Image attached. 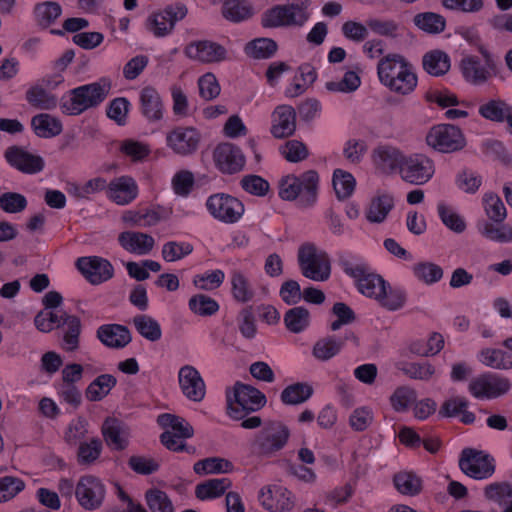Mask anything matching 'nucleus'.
<instances>
[{
  "instance_id": "obj_13",
  "label": "nucleus",
  "mask_w": 512,
  "mask_h": 512,
  "mask_svg": "<svg viewBox=\"0 0 512 512\" xmlns=\"http://www.w3.org/2000/svg\"><path fill=\"white\" fill-rule=\"evenodd\" d=\"M435 173L432 159L424 154H412L404 157L399 174L401 179L409 184H426Z\"/></svg>"
},
{
  "instance_id": "obj_3",
  "label": "nucleus",
  "mask_w": 512,
  "mask_h": 512,
  "mask_svg": "<svg viewBox=\"0 0 512 512\" xmlns=\"http://www.w3.org/2000/svg\"><path fill=\"white\" fill-rule=\"evenodd\" d=\"M318 186L319 175L315 170L299 176L289 174L280 179L278 195L282 200L296 201L300 208H309L317 202Z\"/></svg>"
},
{
  "instance_id": "obj_11",
  "label": "nucleus",
  "mask_w": 512,
  "mask_h": 512,
  "mask_svg": "<svg viewBox=\"0 0 512 512\" xmlns=\"http://www.w3.org/2000/svg\"><path fill=\"white\" fill-rule=\"evenodd\" d=\"M426 142L431 148L442 153L459 151L466 144L461 130L451 124L432 127L426 135Z\"/></svg>"
},
{
  "instance_id": "obj_40",
  "label": "nucleus",
  "mask_w": 512,
  "mask_h": 512,
  "mask_svg": "<svg viewBox=\"0 0 512 512\" xmlns=\"http://www.w3.org/2000/svg\"><path fill=\"white\" fill-rule=\"evenodd\" d=\"M62 325L66 326V328L61 347L68 352L75 351L79 347V336L81 333L80 319L75 315H65Z\"/></svg>"
},
{
  "instance_id": "obj_20",
  "label": "nucleus",
  "mask_w": 512,
  "mask_h": 512,
  "mask_svg": "<svg viewBox=\"0 0 512 512\" xmlns=\"http://www.w3.org/2000/svg\"><path fill=\"white\" fill-rule=\"evenodd\" d=\"M215 167L223 174H236L245 166V156L241 149L231 143H221L213 151Z\"/></svg>"
},
{
  "instance_id": "obj_29",
  "label": "nucleus",
  "mask_w": 512,
  "mask_h": 512,
  "mask_svg": "<svg viewBox=\"0 0 512 512\" xmlns=\"http://www.w3.org/2000/svg\"><path fill=\"white\" fill-rule=\"evenodd\" d=\"M96 336L103 345L114 349L124 348L131 342L129 329L120 324L101 325Z\"/></svg>"
},
{
  "instance_id": "obj_55",
  "label": "nucleus",
  "mask_w": 512,
  "mask_h": 512,
  "mask_svg": "<svg viewBox=\"0 0 512 512\" xmlns=\"http://www.w3.org/2000/svg\"><path fill=\"white\" fill-rule=\"evenodd\" d=\"M189 309L199 316H212L219 310V304L210 296L196 294L189 299Z\"/></svg>"
},
{
  "instance_id": "obj_56",
  "label": "nucleus",
  "mask_w": 512,
  "mask_h": 512,
  "mask_svg": "<svg viewBox=\"0 0 512 512\" xmlns=\"http://www.w3.org/2000/svg\"><path fill=\"white\" fill-rule=\"evenodd\" d=\"M333 187L339 199H346L354 191L355 179L352 174L336 169L333 173Z\"/></svg>"
},
{
  "instance_id": "obj_51",
  "label": "nucleus",
  "mask_w": 512,
  "mask_h": 512,
  "mask_svg": "<svg viewBox=\"0 0 512 512\" xmlns=\"http://www.w3.org/2000/svg\"><path fill=\"white\" fill-rule=\"evenodd\" d=\"M134 326L138 333L152 342L158 341L162 336L159 323L148 315H137L133 319Z\"/></svg>"
},
{
  "instance_id": "obj_4",
  "label": "nucleus",
  "mask_w": 512,
  "mask_h": 512,
  "mask_svg": "<svg viewBox=\"0 0 512 512\" xmlns=\"http://www.w3.org/2000/svg\"><path fill=\"white\" fill-rule=\"evenodd\" d=\"M290 436L289 427L282 421H266L249 441V451L258 458L274 457L286 447Z\"/></svg>"
},
{
  "instance_id": "obj_64",
  "label": "nucleus",
  "mask_w": 512,
  "mask_h": 512,
  "mask_svg": "<svg viewBox=\"0 0 512 512\" xmlns=\"http://www.w3.org/2000/svg\"><path fill=\"white\" fill-rule=\"evenodd\" d=\"M240 186L245 192L258 197H264L270 189L267 180L254 174L243 176L240 181Z\"/></svg>"
},
{
  "instance_id": "obj_42",
  "label": "nucleus",
  "mask_w": 512,
  "mask_h": 512,
  "mask_svg": "<svg viewBox=\"0 0 512 512\" xmlns=\"http://www.w3.org/2000/svg\"><path fill=\"white\" fill-rule=\"evenodd\" d=\"M117 383L116 378L110 374H102L94 379L86 389V398L89 401H100L106 397Z\"/></svg>"
},
{
  "instance_id": "obj_44",
  "label": "nucleus",
  "mask_w": 512,
  "mask_h": 512,
  "mask_svg": "<svg viewBox=\"0 0 512 512\" xmlns=\"http://www.w3.org/2000/svg\"><path fill=\"white\" fill-rule=\"evenodd\" d=\"M479 361L494 369L507 370L512 368V356L501 349H483L479 354Z\"/></svg>"
},
{
  "instance_id": "obj_27",
  "label": "nucleus",
  "mask_w": 512,
  "mask_h": 512,
  "mask_svg": "<svg viewBox=\"0 0 512 512\" xmlns=\"http://www.w3.org/2000/svg\"><path fill=\"white\" fill-rule=\"evenodd\" d=\"M348 340L357 342L353 332L346 333L344 337L326 336L315 342L312 355L319 361H328L338 355Z\"/></svg>"
},
{
  "instance_id": "obj_50",
  "label": "nucleus",
  "mask_w": 512,
  "mask_h": 512,
  "mask_svg": "<svg viewBox=\"0 0 512 512\" xmlns=\"http://www.w3.org/2000/svg\"><path fill=\"white\" fill-rule=\"evenodd\" d=\"M313 389L306 383H295L287 386L281 393V401L286 405H298L308 400Z\"/></svg>"
},
{
  "instance_id": "obj_37",
  "label": "nucleus",
  "mask_w": 512,
  "mask_h": 512,
  "mask_svg": "<svg viewBox=\"0 0 512 512\" xmlns=\"http://www.w3.org/2000/svg\"><path fill=\"white\" fill-rule=\"evenodd\" d=\"M386 284V281L380 275L373 273L371 269L356 281L360 293L377 301L385 293Z\"/></svg>"
},
{
  "instance_id": "obj_58",
  "label": "nucleus",
  "mask_w": 512,
  "mask_h": 512,
  "mask_svg": "<svg viewBox=\"0 0 512 512\" xmlns=\"http://www.w3.org/2000/svg\"><path fill=\"white\" fill-rule=\"evenodd\" d=\"M280 154L291 163L305 160L309 156L307 146L298 140H288L279 148Z\"/></svg>"
},
{
  "instance_id": "obj_59",
  "label": "nucleus",
  "mask_w": 512,
  "mask_h": 512,
  "mask_svg": "<svg viewBox=\"0 0 512 512\" xmlns=\"http://www.w3.org/2000/svg\"><path fill=\"white\" fill-rule=\"evenodd\" d=\"M148 507L152 512H174L171 500L166 492L160 489H150L145 494Z\"/></svg>"
},
{
  "instance_id": "obj_30",
  "label": "nucleus",
  "mask_w": 512,
  "mask_h": 512,
  "mask_svg": "<svg viewBox=\"0 0 512 512\" xmlns=\"http://www.w3.org/2000/svg\"><path fill=\"white\" fill-rule=\"evenodd\" d=\"M118 242L126 251L140 256L149 254L155 245V240L151 235L135 231L120 233Z\"/></svg>"
},
{
  "instance_id": "obj_15",
  "label": "nucleus",
  "mask_w": 512,
  "mask_h": 512,
  "mask_svg": "<svg viewBox=\"0 0 512 512\" xmlns=\"http://www.w3.org/2000/svg\"><path fill=\"white\" fill-rule=\"evenodd\" d=\"M468 389L475 398L493 399L508 393L511 389V382L507 377L485 373L473 378Z\"/></svg>"
},
{
  "instance_id": "obj_8",
  "label": "nucleus",
  "mask_w": 512,
  "mask_h": 512,
  "mask_svg": "<svg viewBox=\"0 0 512 512\" xmlns=\"http://www.w3.org/2000/svg\"><path fill=\"white\" fill-rule=\"evenodd\" d=\"M298 265L302 275L310 280L323 282L331 275V262L324 250L313 243H304L298 249Z\"/></svg>"
},
{
  "instance_id": "obj_63",
  "label": "nucleus",
  "mask_w": 512,
  "mask_h": 512,
  "mask_svg": "<svg viewBox=\"0 0 512 512\" xmlns=\"http://www.w3.org/2000/svg\"><path fill=\"white\" fill-rule=\"evenodd\" d=\"M102 451V442L99 438H92L88 442L80 443L77 452L79 464H91L96 461Z\"/></svg>"
},
{
  "instance_id": "obj_52",
  "label": "nucleus",
  "mask_w": 512,
  "mask_h": 512,
  "mask_svg": "<svg viewBox=\"0 0 512 512\" xmlns=\"http://www.w3.org/2000/svg\"><path fill=\"white\" fill-rule=\"evenodd\" d=\"M414 23L421 30L431 34L443 32L446 26L444 17L433 12L417 14L414 17Z\"/></svg>"
},
{
  "instance_id": "obj_62",
  "label": "nucleus",
  "mask_w": 512,
  "mask_h": 512,
  "mask_svg": "<svg viewBox=\"0 0 512 512\" xmlns=\"http://www.w3.org/2000/svg\"><path fill=\"white\" fill-rule=\"evenodd\" d=\"M26 197L17 192H5L0 195V209L6 213L16 214L27 208Z\"/></svg>"
},
{
  "instance_id": "obj_36",
  "label": "nucleus",
  "mask_w": 512,
  "mask_h": 512,
  "mask_svg": "<svg viewBox=\"0 0 512 512\" xmlns=\"http://www.w3.org/2000/svg\"><path fill=\"white\" fill-rule=\"evenodd\" d=\"M232 486L229 478H214L200 483L195 488V495L200 500L214 499L222 496Z\"/></svg>"
},
{
  "instance_id": "obj_34",
  "label": "nucleus",
  "mask_w": 512,
  "mask_h": 512,
  "mask_svg": "<svg viewBox=\"0 0 512 512\" xmlns=\"http://www.w3.org/2000/svg\"><path fill=\"white\" fill-rule=\"evenodd\" d=\"M157 422L166 429L164 433H170L178 438L187 439L191 438L194 434V429L188 421L173 414L163 413L158 416Z\"/></svg>"
},
{
  "instance_id": "obj_61",
  "label": "nucleus",
  "mask_w": 512,
  "mask_h": 512,
  "mask_svg": "<svg viewBox=\"0 0 512 512\" xmlns=\"http://www.w3.org/2000/svg\"><path fill=\"white\" fill-rule=\"evenodd\" d=\"M129 468L140 475H151L160 468L159 460L143 455H132L128 460Z\"/></svg>"
},
{
  "instance_id": "obj_12",
  "label": "nucleus",
  "mask_w": 512,
  "mask_h": 512,
  "mask_svg": "<svg viewBox=\"0 0 512 512\" xmlns=\"http://www.w3.org/2000/svg\"><path fill=\"white\" fill-rule=\"evenodd\" d=\"M459 467L471 478L487 479L495 472V459L484 451L465 448L459 459Z\"/></svg>"
},
{
  "instance_id": "obj_14",
  "label": "nucleus",
  "mask_w": 512,
  "mask_h": 512,
  "mask_svg": "<svg viewBox=\"0 0 512 512\" xmlns=\"http://www.w3.org/2000/svg\"><path fill=\"white\" fill-rule=\"evenodd\" d=\"M201 140V132L192 126H177L166 134L167 147L175 154L184 157L194 154Z\"/></svg>"
},
{
  "instance_id": "obj_28",
  "label": "nucleus",
  "mask_w": 512,
  "mask_h": 512,
  "mask_svg": "<svg viewBox=\"0 0 512 512\" xmlns=\"http://www.w3.org/2000/svg\"><path fill=\"white\" fill-rule=\"evenodd\" d=\"M140 112L148 122H158L163 118L164 105L158 91L151 87H144L139 96Z\"/></svg>"
},
{
  "instance_id": "obj_7",
  "label": "nucleus",
  "mask_w": 512,
  "mask_h": 512,
  "mask_svg": "<svg viewBox=\"0 0 512 512\" xmlns=\"http://www.w3.org/2000/svg\"><path fill=\"white\" fill-rule=\"evenodd\" d=\"M310 0H292L284 5H276L268 9L262 16V26L302 27L310 18Z\"/></svg>"
},
{
  "instance_id": "obj_60",
  "label": "nucleus",
  "mask_w": 512,
  "mask_h": 512,
  "mask_svg": "<svg viewBox=\"0 0 512 512\" xmlns=\"http://www.w3.org/2000/svg\"><path fill=\"white\" fill-rule=\"evenodd\" d=\"M484 209L489 219L495 223H502L506 216V208L502 200L496 194H485L483 198Z\"/></svg>"
},
{
  "instance_id": "obj_48",
  "label": "nucleus",
  "mask_w": 512,
  "mask_h": 512,
  "mask_svg": "<svg viewBox=\"0 0 512 512\" xmlns=\"http://www.w3.org/2000/svg\"><path fill=\"white\" fill-rule=\"evenodd\" d=\"M284 323L290 332L301 333L310 324V313L302 306L293 307L286 311Z\"/></svg>"
},
{
  "instance_id": "obj_24",
  "label": "nucleus",
  "mask_w": 512,
  "mask_h": 512,
  "mask_svg": "<svg viewBox=\"0 0 512 512\" xmlns=\"http://www.w3.org/2000/svg\"><path fill=\"white\" fill-rule=\"evenodd\" d=\"M179 385L183 394L191 401L200 402L205 397V383L198 370L185 365L178 373Z\"/></svg>"
},
{
  "instance_id": "obj_57",
  "label": "nucleus",
  "mask_w": 512,
  "mask_h": 512,
  "mask_svg": "<svg viewBox=\"0 0 512 512\" xmlns=\"http://www.w3.org/2000/svg\"><path fill=\"white\" fill-rule=\"evenodd\" d=\"M510 105L503 100H490L479 107V114L485 119L503 122L509 112Z\"/></svg>"
},
{
  "instance_id": "obj_17",
  "label": "nucleus",
  "mask_w": 512,
  "mask_h": 512,
  "mask_svg": "<svg viewBox=\"0 0 512 512\" xmlns=\"http://www.w3.org/2000/svg\"><path fill=\"white\" fill-rule=\"evenodd\" d=\"M4 158L12 168L27 175L38 174L45 167V161L40 155L18 145L9 146L4 152Z\"/></svg>"
},
{
  "instance_id": "obj_47",
  "label": "nucleus",
  "mask_w": 512,
  "mask_h": 512,
  "mask_svg": "<svg viewBox=\"0 0 512 512\" xmlns=\"http://www.w3.org/2000/svg\"><path fill=\"white\" fill-rule=\"evenodd\" d=\"M233 469V464L224 458L209 457L197 461L193 470L198 475L228 473Z\"/></svg>"
},
{
  "instance_id": "obj_53",
  "label": "nucleus",
  "mask_w": 512,
  "mask_h": 512,
  "mask_svg": "<svg viewBox=\"0 0 512 512\" xmlns=\"http://www.w3.org/2000/svg\"><path fill=\"white\" fill-rule=\"evenodd\" d=\"M34 14L38 23L42 26H49L56 21L62 14V8L59 3L46 1L36 4Z\"/></svg>"
},
{
  "instance_id": "obj_46",
  "label": "nucleus",
  "mask_w": 512,
  "mask_h": 512,
  "mask_svg": "<svg viewBox=\"0 0 512 512\" xmlns=\"http://www.w3.org/2000/svg\"><path fill=\"white\" fill-rule=\"evenodd\" d=\"M222 15L225 19L238 23L250 18L252 12L247 0H224Z\"/></svg>"
},
{
  "instance_id": "obj_1",
  "label": "nucleus",
  "mask_w": 512,
  "mask_h": 512,
  "mask_svg": "<svg viewBox=\"0 0 512 512\" xmlns=\"http://www.w3.org/2000/svg\"><path fill=\"white\" fill-rule=\"evenodd\" d=\"M377 74L381 84L402 96L411 94L418 82L412 64L397 53L388 54L379 60Z\"/></svg>"
},
{
  "instance_id": "obj_35",
  "label": "nucleus",
  "mask_w": 512,
  "mask_h": 512,
  "mask_svg": "<svg viewBox=\"0 0 512 512\" xmlns=\"http://www.w3.org/2000/svg\"><path fill=\"white\" fill-rule=\"evenodd\" d=\"M25 98L32 107L40 110H52L56 108L58 104L56 95L48 92L39 83L28 88Z\"/></svg>"
},
{
  "instance_id": "obj_16",
  "label": "nucleus",
  "mask_w": 512,
  "mask_h": 512,
  "mask_svg": "<svg viewBox=\"0 0 512 512\" xmlns=\"http://www.w3.org/2000/svg\"><path fill=\"white\" fill-rule=\"evenodd\" d=\"M105 494V485L99 478L92 475L82 476L75 487L77 501L86 510L98 509L103 503Z\"/></svg>"
},
{
  "instance_id": "obj_21",
  "label": "nucleus",
  "mask_w": 512,
  "mask_h": 512,
  "mask_svg": "<svg viewBox=\"0 0 512 512\" xmlns=\"http://www.w3.org/2000/svg\"><path fill=\"white\" fill-rule=\"evenodd\" d=\"M261 505L271 512L290 511L294 507L292 492L278 484L267 485L259 491Z\"/></svg>"
},
{
  "instance_id": "obj_19",
  "label": "nucleus",
  "mask_w": 512,
  "mask_h": 512,
  "mask_svg": "<svg viewBox=\"0 0 512 512\" xmlns=\"http://www.w3.org/2000/svg\"><path fill=\"white\" fill-rule=\"evenodd\" d=\"M76 267L92 285L102 284L114 276L113 265L98 256L80 257L76 261Z\"/></svg>"
},
{
  "instance_id": "obj_38",
  "label": "nucleus",
  "mask_w": 512,
  "mask_h": 512,
  "mask_svg": "<svg viewBox=\"0 0 512 512\" xmlns=\"http://www.w3.org/2000/svg\"><path fill=\"white\" fill-rule=\"evenodd\" d=\"M422 64L428 74L442 76L450 69V58L443 51L433 50L423 56Z\"/></svg>"
},
{
  "instance_id": "obj_33",
  "label": "nucleus",
  "mask_w": 512,
  "mask_h": 512,
  "mask_svg": "<svg viewBox=\"0 0 512 512\" xmlns=\"http://www.w3.org/2000/svg\"><path fill=\"white\" fill-rule=\"evenodd\" d=\"M337 263L343 272L355 281L365 276L370 269L369 265L360 256L348 251L337 253Z\"/></svg>"
},
{
  "instance_id": "obj_45",
  "label": "nucleus",
  "mask_w": 512,
  "mask_h": 512,
  "mask_svg": "<svg viewBox=\"0 0 512 512\" xmlns=\"http://www.w3.org/2000/svg\"><path fill=\"white\" fill-rule=\"evenodd\" d=\"M277 51V44L270 38H257L248 42L244 47L247 56L253 59L271 58Z\"/></svg>"
},
{
  "instance_id": "obj_54",
  "label": "nucleus",
  "mask_w": 512,
  "mask_h": 512,
  "mask_svg": "<svg viewBox=\"0 0 512 512\" xmlns=\"http://www.w3.org/2000/svg\"><path fill=\"white\" fill-rule=\"evenodd\" d=\"M479 231L485 238L499 242L510 243L512 242V226L503 224L497 226L491 222L485 221L480 227Z\"/></svg>"
},
{
  "instance_id": "obj_25",
  "label": "nucleus",
  "mask_w": 512,
  "mask_h": 512,
  "mask_svg": "<svg viewBox=\"0 0 512 512\" xmlns=\"http://www.w3.org/2000/svg\"><path fill=\"white\" fill-rule=\"evenodd\" d=\"M296 129V112L290 105H279L272 113L271 134L278 139L291 136Z\"/></svg>"
},
{
  "instance_id": "obj_39",
  "label": "nucleus",
  "mask_w": 512,
  "mask_h": 512,
  "mask_svg": "<svg viewBox=\"0 0 512 512\" xmlns=\"http://www.w3.org/2000/svg\"><path fill=\"white\" fill-rule=\"evenodd\" d=\"M412 273L418 281L426 285H433L439 282L444 275L441 266L429 261L415 263L412 267Z\"/></svg>"
},
{
  "instance_id": "obj_9",
  "label": "nucleus",
  "mask_w": 512,
  "mask_h": 512,
  "mask_svg": "<svg viewBox=\"0 0 512 512\" xmlns=\"http://www.w3.org/2000/svg\"><path fill=\"white\" fill-rule=\"evenodd\" d=\"M205 206L214 219L225 224L238 222L245 212V206L242 201L226 193L210 195L206 200Z\"/></svg>"
},
{
  "instance_id": "obj_26",
  "label": "nucleus",
  "mask_w": 512,
  "mask_h": 512,
  "mask_svg": "<svg viewBox=\"0 0 512 512\" xmlns=\"http://www.w3.org/2000/svg\"><path fill=\"white\" fill-rule=\"evenodd\" d=\"M106 444L115 450H124L128 446L129 428L119 419L108 417L101 427Z\"/></svg>"
},
{
  "instance_id": "obj_43",
  "label": "nucleus",
  "mask_w": 512,
  "mask_h": 512,
  "mask_svg": "<svg viewBox=\"0 0 512 512\" xmlns=\"http://www.w3.org/2000/svg\"><path fill=\"white\" fill-rule=\"evenodd\" d=\"M397 368L407 377L415 380L429 381L434 376L436 369L429 362H399Z\"/></svg>"
},
{
  "instance_id": "obj_10",
  "label": "nucleus",
  "mask_w": 512,
  "mask_h": 512,
  "mask_svg": "<svg viewBox=\"0 0 512 512\" xmlns=\"http://www.w3.org/2000/svg\"><path fill=\"white\" fill-rule=\"evenodd\" d=\"M188 13L185 4L177 2L167 5L164 9L153 12L146 21V28L155 37L161 38L170 35L177 22L183 20Z\"/></svg>"
},
{
  "instance_id": "obj_6",
  "label": "nucleus",
  "mask_w": 512,
  "mask_h": 512,
  "mask_svg": "<svg viewBox=\"0 0 512 512\" xmlns=\"http://www.w3.org/2000/svg\"><path fill=\"white\" fill-rule=\"evenodd\" d=\"M476 55H464L459 62V69L463 79L472 85H482L498 73V59L485 45H478Z\"/></svg>"
},
{
  "instance_id": "obj_41",
  "label": "nucleus",
  "mask_w": 512,
  "mask_h": 512,
  "mask_svg": "<svg viewBox=\"0 0 512 512\" xmlns=\"http://www.w3.org/2000/svg\"><path fill=\"white\" fill-rule=\"evenodd\" d=\"M393 206L394 199L391 195H379L372 199L366 217L372 223H381L386 219Z\"/></svg>"
},
{
  "instance_id": "obj_22",
  "label": "nucleus",
  "mask_w": 512,
  "mask_h": 512,
  "mask_svg": "<svg viewBox=\"0 0 512 512\" xmlns=\"http://www.w3.org/2000/svg\"><path fill=\"white\" fill-rule=\"evenodd\" d=\"M372 162L375 168L383 174H392L400 171L405 154L397 147L383 144L372 151Z\"/></svg>"
},
{
  "instance_id": "obj_23",
  "label": "nucleus",
  "mask_w": 512,
  "mask_h": 512,
  "mask_svg": "<svg viewBox=\"0 0 512 512\" xmlns=\"http://www.w3.org/2000/svg\"><path fill=\"white\" fill-rule=\"evenodd\" d=\"M106 196L117 205L130 204L138 196V185L131 176H120L107 182Z\"/></svg>"
},
{
  "instance_id": "obj_31",
  "label": "nucleus",
  "mask_w": 512,
  "mask_h": 512,
  "mask_svg": "<svg viewBox=\"0 0 512 512\" xmlns=\"http://www.w3.org/2000/svg\"><path fill=\"white\" fill-rule=\"evenodd\" d=\"M231 294L233 299L238 303L251 302L256 291L247 276L240 269H233L230 272Z\"/></svg>"
},
{
  "instance_id": "obj_49",
  "label": "nucleus",
  "mask_w": 512,
  "mask_h": 512,
  "mask_svg": "<svg viewBox=\"0 0 512 512\" xmlns=\"http://www.w3.org/2000/svg\"><path fill=\"white\" fill-rule=\"evenodd\" d=\"M394 485L403 495L415 496L422 490V480L413 472L402 471L395 474Z\"/></svg>"
},
{
  "instance_id": "obj_5",
  "label": "nucleus",
  "mask_w": 512,
  "mask_h": 512,
  "mask_svg": "<svg viewBox=\"0 0 512 512\" xmlns=\"http://www.w3.org/2000/svg\"><path fill=\"white\" fill-rule=\"evenodd\" d=\"M227 414L233 420H241L266 404V396L257 388L236 382L232 392L226 390Z\"/></svg>"
},
{
  "instance_id": "obj_32",
  "label": "nucleus",
  "mask_w": 512,
  "mask_h": 512,
  "mask_svg": "<svg viewBox=\"0 0 512 512\" xmlns=\"http://www.w3.org/2000/svg\"><path fill=\"white\" fill-rule=\"evenodd\" d=\"M31 127L40 138H53L63 131L62 122L55 116L40 113L32 117Z\"/></svg>"
},
{
  "instance_id": "obj_2",
  "label": "nucleus",
  "mask_w": 512,
  "mask_h": 512,
  "mask_svg": "<svg viewBox=\"0 0 512 512\" xmlns=\"http://www.w3.org/2000/svg\"><path fill=\"white\" fill-rule=\"evenodd\" d=\"M110 89L111 81L106 77L73 88L61 97L60 110L65 115L78 116L98 107L107 98Z\"/></svg>"
},
{
  "instance_id": "obj_18",
  "label": "nucleus",
  "mask_w": 512,
  "mask_h": 512,
  "mask_svg": "<svg viewBox=\"0 0 512 512\" xmlns=\"http://www.w3.org/2000/svg\"><path fill=\"white\" fill-rule=\"evenodd\" d=\"M187 58L203 64L220 63L227 59V49L211 40H196L184 48Z\"/></svg>"
}]
</instances>
